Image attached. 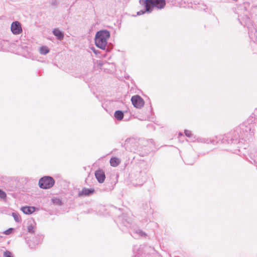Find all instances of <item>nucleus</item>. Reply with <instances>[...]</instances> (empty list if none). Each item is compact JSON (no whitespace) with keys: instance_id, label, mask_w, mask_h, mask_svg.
I'll list each match as a JSON object with an SVG mask.
<instances>
[{"instance_id":"obj_14","label":"nucleus","mask_w":257,"mask_h":257,"mask_svg":"<svg viewBox=\"0 0 257 257\" xmlns=\"http://www.w3.org/2000/svg\"><path fill=\"white\" fill-rule=\"evenodd\" d=\"M12 216L16 222H19L21 220V217L16 213H13Z\"/></svg>"},{"instance_id":"obj_5","label":"nucleus","mask_w":257,"mask_h":257,"mask_svg":"<svg viewBox=\"0 0 257 257\" xmlns=\"http://www.w3.org/2000/svg\"><path fill=\"white\" fill-rule=\"evenodd\" d=\"M11 31L15 35L21 33L22 29L20 23L17 21L13 22L11 25Z\"/></svg>"},{"instance_id":"obj_4","label":"nucleus","mask_w":257,"mask_h":257,"mask_svg":"<svg viewBox=\"0 0 257 257\" xmlns=\"http://www.w3.org/2000/svg\"><path fill=\"white\" fill-rule=\"evenodd\" d=\"M131 101L133 105L137 108H142L144 106L145 104L143 99L138 95L132 96Z\"/></svg>"},{"instance_id":"obj_11","label":"nucleus","mask_w":257,"mask_h":257,"mask_svg":"<svg viewBox=\"0 0 257 257\" xmlns=\"http://www.w3.org/2000/svg\"><path fill=\"white\" fill-rule=\"evenodd\" d=\"M123 113L121 111L117 110L114 113V116L118 120H121L123 118Z\"/></svg>"},{"instance_id":"obj_8","label":"nucleus","mask_w":257,"mask_h":257,"mask_svg":"<svg viewBox=\"0 0 257 257\" xmlns=\"http://www.w3.org/2000/svg\"><path fill=\"white\" fill-rule=\"evenodd\" d=\"M21 210L26 214H31L35 211V207L32 206H24L21 208Z\"/></svg>"},{"instance_id":"obj_2","label":"nucleus","mask_w":257,"mask_h":257,"mask_svg":"<svg viewBox=\"0 0 257 257\" xmlns=\"http://www.w3.org/2000/svg\"><path fill=\"white\" fill-rule=\"evenodd\" d=\"M110 37L109 32L106 30H102L98 32L95 38L96 46L101 49H105L107 45V41Z\"/></svg>"},{"instance_id":"obj_3","label":"nucleus","mask_w":257,"mask_h":257,"mask_svg":"<svg viewBox=\"0 0 257 257\" xmlns=\"http://www.w3.org/2000/svg\"><path fill=\"white\" fill-rule=\"evenodd\" d=\"M55 183L53 178L49 176H45L42 178L39 182L40 188L43 189H49L52 187Z\"/></svg>"},{"instance_id":"obj_9","label":"nucleus","mask_w":257,"mask_h":257,"mask_svg":"<svg viewBox=\"0 0 257 257\" xmlns=\"http://www.w3.org/2000/svg\"><path fill=\"white\" fill-rule=\"evenodd\" d=\"M120 160L117 157H112L110 160V164L113 167H116L120 163Z\"/></svg>"},{"instance_id":"obj_16","label":"nucleus","mask_w":257,"mask_h":257,"mask_svg":"<svg viewBox=\"0 0 257 257\" xmlns=\"http://www.w3.org/2000/svg\"><path fill=\"white\" fill-rule=\"evenodd\" d=\"M6 197V194L5 192L3 191L2 190H0V198L4 199Z\"/></svg>"},{"instance_id":"obj_17","label":"nucleus","mask_w":257,"mask_h":257,"mask_svg":"<svg viewBox=\"0 0 257 257\" xmlns=\"http://www.w3.org/2000/svg\"><path fill=\"white\" fill-rule=\"evenodd\" d=\"M13 230V228H10L7 230H6L5 232H4V233L6 235H8V234H10L12 232V230Z\"/></svg>"},{"instance_id":"obj_6","label":"nucleus","mask_w":257,"mask_h":257,"mask_svg":"<svg viewBox=\"0 0 257 257\" xmlns=\"http://www.w3.org/2000/svg\"><path fill=\"white\" fill-rule=\"evenodd\" d=\"M95 176L97 181L100 183H103L105 179V175L104 172L101 170L99 169L95 172Z\"/></svg>"},{"instance_id":"obj_13","label":"nucleus","mask_w":257,"mask_h":257,"mask_svg":"<svg viewBox=\"0 0 257 257\" xmlns=\"http://www.w3.org/2000/svg\"><path fill=\"white\" fill-rule=\"evenodd\" d=\"M35 225L30 224L27 226V229L29 232L34 233L35 232Z\"/></svg>"},{"instance_id":"obj_10","label":"nucleus","mask_w":257,"mask_h":257,"mask_svg":"<svg viewBox=\"0 0 257 257\" xmlns=\"http://www.w3.org/2000/svg\"><path fill=\"white\" fill-rule=\"evenodd\" d=\"M54 35L56 36L59 39H63L64 35L58 29H55L53 31Z\"/></svg>"},{"instance_id":"obj_15","label":"nucleus","mask_w":257,"mask_h":257,"mask_svg":"<svg viewBox=\"0 0 257 257\" xmlns=\"http://www.w3.org/2000/svg\"><path fill=\"white\" fill-rule=\"evenodd\" d=\"M4 256L5 257H13L12 256V253L10 251H6L4 252Z\"/></svg>"},{"instance_id":"obj_12","label":"nucleus","mask_w":257,"mask_h":257,"mask_svg":"<svg viewBox=\"0 0 257 257\" xmlns=\"http://www.w3.org/2000/svg\"><path fill=\"white\" fill-rule=\"evenodd\" d=\"M49 51L48 48L45 46L41 47L40 49V52L42 54H46Z\"/></svg>"},{"instance_id":"obj_7","label":"nucleus","mask_w":257,"mask_h":257,"mask_svg":"<svg viewBox=\"0 0 257 257\" xmlns=\"http://www.w3.org/2000/svg\"><path fill=\"white\" fill-rule=\"evenodd\" d=\"M94 192V189L93 188H84L82 189V190L79 192L78 195L79 196H88L90 194L93 193Z\"/></svg>"},{"instance_id":"obj_18","label":"nucleus","mask_w":257,"mask_h":257,"mask_svg":"<svg viewBox=\"0 0 257 257\" xmlns=\"http://www.w3.org/2000/svg\"><path fill=\"white\" fill-rule=\"evenodd\" d=\"M185 134L186 136H187L188 137H191L192 135L191 132L189 131H185Z\"/></svg>"},{"instance_id":"obj_1","label":"nucleus","mask_w":257,"mask_h":257,"mask_svg":"<svg viewBox=\"0 0 257 257\" xmlns=\"http://www.w3.org/2000/svg\"><path fill=\"white\" fill-rule=\"evenodd\" d=\"M142 3L145 5L146 9L144 11L139 12V15L143 14L146 12L150 13L154 8L162 9L166 6L165 0H142Z\"/></svg>"}]
</instances>
